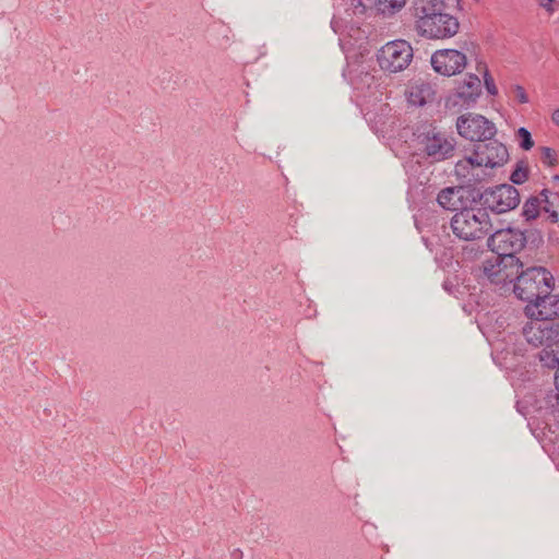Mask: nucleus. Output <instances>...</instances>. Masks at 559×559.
I'll return each mask as SVG.
<instances>
[{
  "label": "nucleus",
  "instance_id": "f257e3e1",
  "mask_svg": "<svg viewBox=\"0 0 559 559\" xmlns=\"http://www.w3.org/2000/svg\"><path fill=\"white\" fill-rule=\"evenodd\" d=\"M444 0H414V25L420 37L430 40L449 39L460 31L456 16L445 12Z\"/></svg>",
  "mask_w": 559,
  "mask_h": 559
},
{
  "label": "nucleus",
  "instance_id": "f03ea898",
  "mask_svg": "<svg viewBox=\"0 0 559 559\" xmlns=\"http://www.w3.org/2000/svg\"><path fill=\"white\" fill-rule=\"evenodd\" d=\"M555 287V277L544 266H528L518 275L513 285L514 295L527 305L538 308Z\"/></svg>",
  "mask_w": 559,
  "mask_h": 559
},
{
  "label": "nucleus",
  "instance_id": "7ed1b4c3",
  "mask_svg": "<svg viewBox=\"0 0 559 559\" xmlns=\"http://www.w3.org/2000/svg\"><path fill=\"white\" fill-rule=\"evenodd\" d=\"M451 229L461 240L474 241L485 238L491 230V222L485 209H462L451 218Z\"/></svg>",
  "mask_w": 559,
  "mask_h": 559
},
{
  "label": "nucleus",
  "instance_id": "20e7f679",
  "mask_svg": "<svg viewBox=\"0 0 559 559\" xmlns=\"http://www.w3.org/2000/svg\"><path fill=\"white\" fill-rule=\"evenodd\" d=\"M522 330L528 345L540 348L535 358L540 365L542 354L547 352L559 353V323L542 319L538 316L530 317Z\"/></svg>",
  "mask_w": 559,
  "mask_h": 559
},
{
  "label": "nucleus",
  "instance_id": "39448f33",
  "mask_svg": "<svg viewBox=\"0 0 559 559\" xmlns=\"http://www.w3.org/2000/svg\"><path fill=\"white\" fill-rule=\"evenodd\" d=\"M416 143L420 154L431 163L451 158L456 145L454 138L431 126L416 134Z\"/></svg>",
  "mask_w": 559,
  "mask_h": 559
},
{
  "label": "nucleus",
  "instance_id": "423d86ee",
  "mask_svg": "<svg viewBox=\"0 0 559 559\" xmlns=\"http://www.w3.org/2000/svg\"><path fill=\"white\" fill-rule=\"evenodd\" d=\"M525 234L512 227L501 228L493 231L488 238V247L499 257H504V261L512 263L515 255L526 245Z\"/></svg>",
  "mask_w": 559,
  "mask_h": 559
},
{
  "label": "nucleus",
  "instance_id": "0eeeda50",
  "mask_svg": "<svg viewBox=\"0 0 559 559\" xmlns=\"http://www.w3.org/2000/svg\"><path fill=\"white\" fill-rule=\"evenodd\" d=\"M413 59L409 43L397 39L386 43L377 53V60L383 71L396 73L406 69Z\"/></svg>",
  "mask_w": 559,
  "mask_h": 559
},
{
  "label": "nucleus",
  "instance_id": "6e6552de",
  "mask_svg": "<svg viewBox=\"0 0 559 559\" xmlns=\"http://www.w3.org/2000/svg\"><path fill=\"white\" fill-rule=\"evenodd\" d=\"M459 134L471 142H485L491 140L497 133L493 122L483 115L467 112L456 119Z\"/></svg>",
  "mask_w": 559,
  "mask_h": 559
},
{
  "label": "nucleus",
  "instance_id": "1a4fd4ad",
  "mask_svg": "<svg viewBox=\"0 0 559 559\" xmlns=\"http://www.w3.org/2000/svg\"><path fill=\"white\" fill-rule=\"evenodd\" d=\"M483 209L501 214L515 209L520 203V193L511 185H500L486 189L479 195Z\"/></svg>",
  "mask_w": 559,
  "mask_h": 559
},
{
  "label": "nucleus",
  "instance_id": "9d476101",
  "mask_svg": "<svg viewBox=\"0 0 559 559\" xmlns=\"http://www.w3.org/2000/svg\"><path fill=\"white\" fill-rule=\"evenodd\" d=\"M509 159V152L504 144L491 138L475 145L472 156L466 162L472 166L496 168L503 166Z\"/></svg>",
  "mask_w": 559,
  "mask_h": 559
},
{
  "label": "nucleus",
  "instance_id": "9b49d317",
  "mask_svg": "<svg viewBox=\"0 0 559 559\" xmlns=\"http://www.w3.org/2000/svg\"><path fill=\"white\" fill-rule=\"evenodd\" d=\"M430 63L438 74L453 76L466 68L467 57L457 49H439L431 55Z\"/></svg>",
  "mask_w": 559,
  "mask_h": 559
},
{
  "label": "nucleus",
  "instance_id": "f8f14e48",
  "mask_svg": "<svg viewBox=\"0 0 559 559\" xmlns=\"http://www.w3.org/2000/svg\"><path fill=\"white\" fill-rule=\"evenodd\" d=\"M481 95V82L478 75L468 73L465 75L452 95L453 104L463 108L474 106Z\"/></svg>",
  "mask_w": 559,
  "mask_h": 559
},
{
  "label": "nucleus",
  "instance_id": "ddd939ff",
  "mask_svg": "<svg viewBox=\"0 0 559 559\" xmlns=\"http://www.w3.org/2000/svg\"><path fill=\"white\" fill-rule=\"evenodd\" d=\"M525 314L527 317L538 316L542 319L554 320L559 319V295H551L544 299L543 304L538 308H534L531 305H526Z\"/></svg>",
  "mask_w": 559,
  "mask_h": 559
},
{
  "label": "nucleus",
  "instance_id": "4468645a",
  "mask_svg": "<svg viewBox=\"0 0 559 559\" xmlns=\"http://www.w3.org/2000/svg\"><path fill=\"white\" fill-rule=\"evenodd\" d=\"M463 188L448 187L442 189L437 197L438 204L444 210L457 211L462 205Z\"/></svg>",
  "mask_w": 559,
  "mask_h": 559
},
{
  "label": "nucleus",
  "instance_id": "2eb2a0df",
  "mask_svg": "<svg viewBox=\"0 0 559 559\" xmlns=\"http://www.w3.org/2000/svg\"><path fill=\"white\" fill-rule=\"evenodd\" d=\"M433 90L428 83L414 84L407 91V100L411 105L421 107L433 97Z\"/></svg>",
  "mask_w": 559,
  "mask_h": 559
},
{
  "label": "nucleus",
  "instance_id": "dca6fc26",
  "mask_svg": "<svg viewBox=\"0 0 559 559\" xmlns=\"http://www.w3.org/2000/svg\"><path fill=\"white\" fill-rule=\"evenodd\" d=\"M540 367L543 369L556 371L554 381H555L556 390L558 391L557 396H556L557 404L552 405L551 407H552L554 412H559V353L556 354V353L546 350L544 354H542Z\"/></svg>",
  "mask_w": 559,
  "mask_h": 559
},
{
  "label": "nucleus",
  "instance_id": "f3484780",
  "mask_svg": "<svg viewBox=\"0 0 559 559\" xmlns=\"http://www.w3.org/2000/svg\"><path fill=\"white\" fill-rule=\"evenodd\" d=\"M500 264L503 285L508 283H515L518 281V275L522 274V271H524V264L516 255L515 261L512 263L506 262L504 257H500Z\"/></svg>",
  "mask_w": 559,
  "mask_h": 559
},
{
  "label": "nucleus",
  "instance_id": "a211bd4d",
  "mask_svg": "<svg viewBox=\"0 0 559 559\" xmlns=\"http://www.w3.org/2000/svg\"><path fill=\"white\" fill-rule=\"evenodd\" d=\"M500 267H501L500 257L498 254L495 259H488L483 264L484 274L493 284H502Z\"/></svg>",
  "mask_w": 559,
  "mask_h": 559
},
{
  "label": "nucleus",
  "instance_id": "6ab92c4d",
  "mask_svg": "<svg viewBox=\"0 0 559 559\" xmlns=\"http://www.w3.org/2000/svg\"><path fill=\"white\" fill-rule=\"evenodd\" d=\"M406 3V0H377V11L385 16H391L401 11Z\"/></svg>",
  "mask_w": 559,
  "mask_h": 559
},
{
  "label": "nucleus",
  "instance_id": "aec40b11",
  "mask_svg": "<svg viewBox=\"0 0 559 559\" xmlns=\"http://www.w3.org/2000/svg\"><path fill=\"white\" fill-rule=\"evenodd\" d=\"M540 200L537 197L528 198L522 207V215L526 221L535 219L540 211Z\"/></svg>",
  "mask_w": 559,
  "mask_h": 559
},
{
  "label": "nucleus",
  "instance_id": "412c9836",
  "mask_svg": "<svg viewBox=\"0 0 559 559\" xmlns=\"http://www.w3.org/2000/svg\"><path fill=\"white\" fill-rule=\"evenodd\" d=\"M528 178V168L523 162H519L515 166V169L512 171L510 176V180L514 185H522Z\"/></svg>",
  "mask_w": 559,
  "mask_h": 559
},
{
  "label": "nucleus",
  "instance_id": "4be33fe9",
  "mask_svg": "<svg viewBox=\"0 0 559 559\" xmlns=\"http://www.w3.org/2000/svg\"><path fill=\"white\" fill-rule=\"evenodd\" d=\"M540 160L547 167L556 166L558 162V154L556 150L548 146L540 147Z\"/></svg>",
  "mask_w": 559,
  "mask_h": 559
},
{
  "label": "nucleus",
  "instance_id": "5701e85b",
  "mask_svg": "<svg viewBox=\"0 0 559 559\" xmlns=\"http://www.w3.org/2000/svg\"><path fill=\"white\" fill-rule=\"evenodd\" d=\"M516 136L520 140V147L524 151H530L534 146L532 134L526 128H519L516 131Z\"/></svg>",
  "mask_w": 559,
  "mask_h": 559
},
{
  "label": "nucleus",
  "instance_id": "b1692460",
  "mask_svg": "<svg viewBox=\"0 0 559 559\" xmlns=\"http://www.w3.org/2000/svg\"><path fill=\"white\" fill-rule=\"evenodd\" d=\"M484 84L489 95L496 96L498 94V88L495 84V81L486 67L484 71Z\"/></svg>",
  "mask_w": 559,
  "mask_h": 559
},
{
  "label": "nucleus",
  "instance_id": "393cba45",
  "mask_svg": "<svg viewBox=\"0 0 559 559\" xmlns=\"http://www.w3.org/2000/svg\"><path fill=\"white\" fill-rule=\"evenodd\" d=\"M513 90V93H514V96L516 98V100L520 103V104H527L528 103V96L525 92V88L522 86V85H514L512 87Z\"/></svg>",
  "mask_w": 559,
  "mask_h": 559
},
{
  "label": "nucleus",
  "instance_id": "a878e982",
  "mask_svg": "<svg viewBox=\"0 0 559 559\" xmlns=\"http://www.w3.org/2000/svg\"><path fill=\"white\" fill-rule=\"evenodd\" d=\"M554 1L555 0H537L538 4L549 14L555 12V8L552 5Z\"/></svg>",
  "mask_w": 559,
  "mask_h": 559
},
{
  "label": "nucleus",
  "instance_id": "bb28decb",
  "mask_svg": "<svg viewBox=\"0 0 559 559\" xmlns=\"http://www.w3.org/2000/svg\"><path fill=\"white\" fill-rule=\"evenodd\" d=\"M549 194H550V191L548 189H543L542 192H540V195L544 198L543 201L545 203L544 205V210L545 209H552V203L549 201Z\"/></svg>",
  "mask_w": 559,
  "mask_h": 559
},
{
  "label": "nucleus",
  "instance_id": "cd10ccee",
  "mask_svg": "<svg viewBox=\"0 0 559 559\" xmlns=\"http://www.w3.org/2000/svg\"><path fill=\"white\" fill-rule=\"evenodd\" d=\"M545 212L548 214V219L551 223H557L559 221L558 212L554 209H545Z\"/></svg>",
  "mask_w": 559,
  "mask_h": 559
},
{
  "label": "nucleus",
  "instance_id": "c85d7f7f",
  "mask_svg": "<svg viewBox=\"0 0 559 559\" xmlns=\"http://www.w3.org/2000/svg\"><path fill=\"white\" fill-rule=\"evenodd\" d=\"M552 122L559 127V109L554 110L551 115Z\"/></svg>",
  "mask_w": 559,
  "mask_h": 559
},
{
  "label": "nucleus",
  "instance_id": "c756f323",
  "mask_svg": "<svg viewBox=\"0 0 559 559\" xmlns=\"http://www.w3.org/2000/svg\"><path fill=\"white\" fill-rule=\"evenodd\" d=\"M241 555V550H236V552L234 554V558L237 559V557H240Z\"/></svg>",
  "mask_w": 559,
  "mask_h": 559
},
{
  "label": "nucleus",
  "instance_id": "7c9ffc66",
  "mask_svg": "<svg viewBox=\"0 0 559 559\" xmlns=\"http://www.w3.org/2000/svg\"><path fill=\"white\" fill-rule=\"evenodd\" d=\"M241 555V550H236V552L234 554V558L237 559V557H240Z\"/></svg>",
  "mask_w": 559,
  "mask_h": 559
},
{
  "label": "nucleus",
  "instance_id": "2f4dec72",
  "mask_svg": "<svg viewBox=\"0 0 559 559\" xmlns=\"http://www.w3.org/2000/svg\"><path fill=\"white\" fill-rule=\"evenodd\" d=\"M552 180H554L555 182H559V175H555V176L552 177Z\"/></svg>",
  "mask_w": 559,
  "mask_h": 559
},
{
  "label": "nucleus",
  "instance_id": "473e14b6",
  "mask_svg": "<svg viewBox=\"0 0 559 559\" xmlns=\"http://www.w3.org/2000/svg\"><path fill=\"white\" fill-rule=\"evenodd\" d=\"M457 1V4H460V0H456Z\"/></svg>",
  "mask_w": 559,
  "mask_h": 559
}]
</instances>
